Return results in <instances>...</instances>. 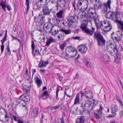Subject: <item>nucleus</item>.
I'll return each instance as SVG.
<instances>
[{"label": "nucleus", "mask_w": 123, "mask_h": 123, "mask_svg": "<svg viewBox=\"0 0 123 123\" xmlns=\"http://www.w3.org/2000/svg\"><path fill=\"white\" fill-rule=\"evenodd\" d=\"M96 8L95 6L94 8L90 7L87 11V14L85 12L80 14V18L82 21L86 22L87 23L89 22H91V19H93L96 25L98 23L96 22L98 18V16L96 13Z\"/></svg>", "instance_id": "nucleus-1"}, {"label": "nucleus", "mask_w": 123, "mask_h": 123, "mask_svg": "<svg viewBox=\"0 0 123 123\" xmlns=\"http://www.w3.org/2000/svg\"><path fill=\"white\" fill-rule=\"evenodd\" d=\"M96 104L97 103L95 100L92 103L89 100H87L82 103L81 106H82L84 111H88L89 110H92Z\"/></svg>", "instance_id": "nucleus-2"}, {"label": "nucleus", "mask_w": 123, "mask_h": 123, "mask_svg": "<svg viewBox=\"0 0 123 123\" xmlns=\"http://www.w3.org/2000/svg\"><path fill=\"white\" fill-rule=\"evenodd\" d=\"M106 46L107 51L112 56H114L118 52L117 46L115 43H111L110 44L108 42H107Z\"/></svg>", "instance_id": "nucleus-3"}, {"label": "nucleus", "mask_w": 123, "mask_h": 123, "mask_svg": "<svg viewBox=\"0 0 123 123\" xmlns=\"http://www.w3.org/2000/svg\"><path fill=\"white\" fill-rule=\"evenodd\" d=\"M98 24L101 29L105 32H108L112 29L111 22L108 20H104L100 22Z\"/></svg>", "instance_id": "nucleus-4"}, {"label": "nucleus", "mask_w": 123, "mask_h": 123, "mask_svg": "<svg viewBox=\"0 0 123 123\" xmlns=\"http://www.w3.org/2000/svg\"><path fill=\"white\" fill-rule=\"evenodd\" d=\"M94 38L97 40L98 46H104L106 40L103 36L98 32H95L93 36Z\"/></svg>", "instance_id": "nucleus-5"}, {"label": "nucleus", "mask_w": 123, "mask_h": 123, "mask_svg": "<svg viewBox=\"0 0 123 123\" xmlns=\"http://www.w3.org/2000/svg\"><path fill=\"white\" fill-rule=\"evenodd\" d=\"M105 16L107 19H112L115 22L118 19H120V13L117 11L116 12L109 11L106 13Z\"/></svg>", "instance_id": "nucleus-6"}, {"label": "nucleus", "mask_w": 123, "mask_h": 123, "mask_svg": "<svg viewBox=\"0 0 123 123\" xmlns=\"http://www.w3.org/2000/svg\"><path fill=\"white\" fill-rule=\"evenodd\" d=\"M34 21L36 25L40 28L41 26L45 22V16L43 14H39L38 16L34 17Z\"/></svg>", "instance_id": "nucleus-7"}, {"label": "nucleus", "mask_w": 123, "mask_h": 123, "mask_svg": "<svg viewBox=\"0 0 123 123\" xmlns=\"http://www.w3.org/2000/svg\"><path fill=\"white\" fill-rule=\"evenodd\" d=\"M122 36V33L121 32L117 31L116 33L113 32L111 35V39L115 41L118 42L121 39Z\"/></svg>", "instance_id": "nucleus-8"}, {"label": "nucleus", "mask_w": 123, "mask_h": 123, "mask_svg": "<svg viewBox=\"0 0 123 123\" xmlns=\"http://www.w3.org/2000/svg\"><path fill=\"white\" fill-rule=\"evenodd\" d=\"M111 0H108L107 1L106 4L104 3L103 5H100L99 8L101 10V12L105 14L107 10L108 7L109 9H111Z\"/></svg>", "instance_id": "nucleus-9"}, {"label": "nucleus", "mask_w": 123, "mask_h": 123, "mask_svg": "<svg viewBox=\"0 0 123 123\" xmlns=\"http://www.w3.org/2000/svg\"><path fill=\"white\" fill-rule=\"evenodd\" d=\"M67 51L69 53V54H68L67 53H66V55L68 56L69 55L71 57H75L77 54V50L74 47H68Z\"/></svg>", "instance_id": "nucleus-10"}, {"label": "nucleus", "mask_w": 123, "mask_h": 123, "mask_svg": "<svg viewBox=\"0 0 123 123\" xmlns=\"http://www.w3.org/2000/svg\"><path fill=\"white\" fill-rule=\"evenodd\" d=\"M88 4V1L87 0H79L77 5V8L78 9L80 6H81L82 5H86V7L82 8V9L84 8V10L83 11V12H85L87 8V5Z\"/></svg>", "instance_id": "nucleus-11"}, {"label": "nucleus", "mask_w": 123, "mask_h": 123, "mask_svg": "<svg viewBox=\"0 0 123 123\" xmlns=\"http://www.w3.org/2000/svg\"><path fill=\"white\" fill-rule=\"evenodd\" d=\"M77 49L79 52L82 54L85 53L87 50V47L83 44L78 45Z\"/></svg>", "instance_id": "nucleus-12"}, {"label": "nucleus", "mask_w": 123, "mask_h": 123, "mask_svg": "<svg viewBox=\"0 0 123 123\" xmlns=\"http://www.w3.org/2000/svg\"><path fill=\"white\" fill-rule=\"evenodd\" d=\"M95 28L92 27V29H90L87 28L85 30V31L84 32L86 35L90 36H92L95 31Z\"/></svg>", "instance_id": "nucleus-13"}, {"label": "nucleus", "mask_w": 123, "mask_h": 123, "mask_svg": "<svg viewBox=\"0 0 123 123\" xmlns=\"http://www.w3.org/2000/svg\"><path fill=\"white\" fill-rule=\"evenodd\" d=\"M20 98L21 100L26 102L29 101L30 99V96L27 93L22 95L20 97Z\"/></svg>", "instance_id": "nucleus-14"}, {"label": "nucleus", "mask_w": 123, "mask_h": 123, "mask_svg": "<svg viewBox=\"0 0 123 123\" xmlns=\"http://www.w3.org/2000/svg\"><path fill=\"white\" fill-rule=\"evenodd\" d=\"M42 11L43 14L45 15H49L51 12L50 9L49 10L47 6H44L43 7Z\"/></svg>", "instance_id": "nucleus-15"}, {"label": "nucleus", "mask_w": 123, "mask_h": 123, "mask_svg": "<svg viewBox=\"0 0 123 123\" xmlns=\"http://www.w3.org/2000/svg\"><path fill=\"white\" fill-rule=\"evenodd\" d=\"M35 82L36 83L38 87H39L42 83L41 80L37 76H36L34 78Z\"/></svg>", "instance_id": "nucleus-16"}, {"label": "nucleus", "mask_w": 123, "mask_h": 123, "mask_svg": "<svg viewBox=\"0 0 123 123\" xmlns=\"http://www.w3.org/2000/svg\"><path fill=\"white\" fill-rule=\"evenodd\" d=\"M115 56V61L117 63H119L120 62L121 59L123 58L122 56V54H118V52L116 55H114V56Z\"/></svg>", "instance_id": "nucleus-17"}, {"label": "nucleus", "mask_w": 123, "mask_h": 123, "mask_svg": "<svg viewBox=\"0 0 123 123\" xmlns=\"http://www.w3.org/2000/svg\"><path fill=\"white\" fill-rule=\"evenodd\" d=\"M59 30L55 27L54 26H53L51 28L50 31V32L52 33V35L55 36L59 33Z\"/></svg>", "instance_id": "nucleus-18"}, {"label": "nucleus", "mask_w": 123, "mask_h": 123, "mask_svg": "<svg viewBox=\"0 0 123 123\" xmlns=\"http://www.w3.org/2000/svg\"><path fill=\"white\" fill-rule=\"evenodd\" d=\"M76 18L75 16H71L69 17L68 20V22H69L72 25V27H73V24L76 21Z\"/></svg>", "instance_id": "nucleus-19"}, {"label": "nucleus", "mask_w": 123, "mask_h": 123, "mask_svg": "<svg viewBox=\"0 0 123 123\" xmlns=\"http://www.w3.org/2000/svg\"><path fill=\"white\" fill-rule=\"evenodd\" d=\"M109 58V57L107 55L102 54L101 55L100 59L103 62H106L108 61Z\"/></svg>", "instance_id": "nucleus-20"}, {"label": "nucleus", "mask_w": 123, "mask_h": 123, "mask_svg": "<svg viewBox=\"0 0 123 123\" xmlns=\"http://www.w3.org/2000/svg\"><path fill=\"white\" fill-rule=\"evenodd\" d=\"M85 95L86 98H92L93 96L92 92L90 91H86Z\"/></svg>", "instance_id": "nucleus-21"}, {"label": "nucleus", "mask_w": 123, "mask_h": 123, "mask_svg": "<svg viewBox=\"0 0 123 123\" xmlns=\"http://www.w3.org/2000/svg\"><path fill=\"white\" fill-rule=\"evenodd\" d=\"M67 2L65 1V0H62L61 1L58 2H57V4L61 7H64L67 4Z\"/></svg>", "instance_id": "nucleus-22"}, {"label": "nucleus", "mask_w": 123, "mask_h": 123, "mask_svg": "<svg viewBox=\"0 0 123 123\" xmlns=\"http://www.w3.org/2000/svg\"><path fill=\"white\" fill-rule=\"evenodd\" d=\"M63 29H61L59 30V35L57 37L59 40H61L64 38V33L62 31Z\"/></svg>", "instance_id": "nucleus-23"}, {"label": "nucleus", "mask_w": 123, "mask_h": 123, "mask_svg": "<svg viewBox=\"0 0 123 123\" xmlns=\"http://www.w3.org/2000/svg\"><path fill=\"white\" fill-rule=\"evenodd\" d=\"M0 5L2 6V8L5 12L6 11V7L7 5L6 3V0L5 1L1 0L0 3Z\"/></svg>", "instance_id": "nucleus-24"}, {"label": "nucleus", "mask_w": 123, "mask_h": 123, "mask_svg": "<svg viewBox=\"0 0 123 123\" xmlns=\"http://www.w3.org/2000/svg\"><path fill=\"white\" fill-rule=\"evenodd\" d=\"M85 119L84 117L80 116L78 117L76 122V123H84Z\"/></svg>", "instance_id": "nucleus-25"}, {"label": "nucleus", "mask_w": 123, "mask_h": 123, "mask_svg": "<svg viewBox=\"0 0 123 123\" xmlns=\"http://www.w3.org/2000/svg\"><path fill=\"white\" fill-rule=\"evenodd\" d=\"M49 63L48 61H41L39 64L38 67L41 68L43 67H45Z\"/></svg>", "instance_id": "nucleus-26"}, {"label": "nucleus", "mask_w": 123, "mask_h": 123, "mask_svg": "<svg viewBox=\"0 0 123 123\" xmlns=\"http://www.w3.org/2000/svg\"><path fill=\"white\" fill-rule=\"evenodd\" d=\"M120 19H118L116 22L119 23V25H118V28L123 31V21H120Z\"/></svg>", "instance_id": "nucleus-27"}, {"label": "nucleus", "mask_w": 123, "mask_h": 123, "mask_svg": "<svg viewBox=\"0 0 123 123\" xmlns=\"http://www.w3.org/2000/svg\"><path fill=\"white\" fill-rule=\"evenodd\" d=\"M64 13V11L63 10H61L56 13V15L58 18H61L63 17V14Z\"/></svg>", "instance_id": "nucleus-28"}, {"label": "nucleus", "mask_w": 123, "mask_h": 123, "mask_svg": "<svg viewBox=\"0 0 123 123\" xmlns=\"http://www.w3.org/2000/svg\"><path fill=\"white\" fill-rule=\"evenodd\" d=\"M55 40L51 37H50L49 39H47L46 42V45L49 46L51 43L55 42Z\"/></svg>", "instance_id": "nucleus-29"}, {"label": "nucleus", "mask_w": 123, "mask_h": 123, "mask_svg": "<svg viewBox=\"0 0 123 123\" xmlns=\"http://www.w3.org/2000/svg\"><path fill=\"white\" fill-rule=\"evenodd\" d=\"M61 22L62 24L65 26H67L68 25L69 27H72V24H70L69 22H68V23L66 20H63L62 21H61Z\"/></svg>", "instance_id": "nucleus-30"}, {"label": "nucleus", "mask_w": 123, "mask_h": 123, "mask_svg": "<svg viewBox=\"0 0 123 123\" xmlns=\"http://www.w3.org/2000/svg\"><path fill=\"white\" fill-rule=\"evenodd\" d=\"M34 117H36L40 113L39 111V109L38 107H36L32 110Z\"/></svg>", "instance_id": "nucleus-31"}, {"label": "nucleus", "mask_w": 123, "mask_h": 123, "mask_svg": "<svg viewBox=\"0 0 123 123\" xmlns=\"http://www.w3.org/2000/svg\"><path fill=\"white\" fill-rule=\"evenodd\" d=\"M96 3L94 5V6H96V7L98 6V7L97 8V9H99L100 7L99 6L100 5H103V4H102V2L100 0H95Z\"/></svg>", "instance_id": "nucleus-32"}, {"label": "nucleus", "mask_w": 123, "mask_h": 123, "mask_svg": "<svg viewBox=\"0 0 123 123\" xmlns=\"http://www.w3.org/2000/svg\"><path fill=\"white\" fill-rule=\"evenodd\" d=\"M32 50L33 51L32 54L33 55L36 56L40 54L38 48H34Z\"/></svg>", "instance_id": "nucleus-33"}, {"label": "nucleus", "mask_w": 123, "mask_h": 123, "mask_svg": "<svg viewBox=\"0 0 123 123\" xmlns=\"http://www.w3.org/2000/svg\"><path fill=\"white\" fill-rule=\"evenodd\" d=\"M80 94L78 93L76 96V97L74 102V105L79 104L80 102Z\"/></svg>", "instance_id": "nucleus-34"}, {"label": "nucleus", "mask_w": 123, "mask_h": 123, "mask_svg": "<svg viewBox=\"0 0 123 123\" xmlns=\"http://www.w3.org/2000/svg\"><path fill=\"white\" fill-rule=\"evenodd\" d=\"M58 6L57 5V6H55V7H53V8L50 9L51 12H52L54 13H55L58 11Z\"/></svg>", "instance_id": "nucleus-35"}, {"label": "nucleus", "mask_w": 123, "mask_h": 123, "mask_svg": "<svg viewBox=\"0 0 123 123\" xmlns=\"http://www.w3.org/2000/svg\"><path fill=\"white\" fill-rule=\"evenodd\" d=\"M5 54L7 55H8L11 53V51L10 50L9 44L7 45L6 48L5 50Z\"/></svg>", "instance_id": "nucleus-36"}, {"label": "nucleus", "mask_w": 123, "mask_h": 123, "mask_svg": "<svg viewBox=\"0 0 123 123\" xmlns=\"http://www.w3.org/2000/svg\"><path fill=\"white\" fill-rule=\"evenodd\" d=\"M28 69H26L25 73L23 75V76L24 78L27 80H28L30 78L29 76L28 75Z\"/></svg>", "instance_id": "nucleus-37"}, {"label": "nucleus", "mask_w": 123, "mask_h": 123, "mask_svg": "<svg viewBox=\"0 0 123 123\" xmlns=\"http://www.w3.org/2000/svg\"><path fill=\"white\" fill-rule=\"evenodd\" d=\"M62 31L65 33V35L70 34L71 32V30L69 29L67 30L63 29Z\"/></svg>", "instance_id": "nucleus-38"}, {"label": "nucleus", "mask_w": 123, "mask_h": 123, "mask_svg": "<svg viewBox=\"0 0 123 123\" xmlns=\"http://www.w3.org/2000/svg\"><path fill=\"white\" fill-rule=\"evenodd\" d=\"M86 26V23H83L81 24L80 27L83 32L85 31V30L87 28Z\"/></svg>", "instance_id": "nucleus-39"}, {"label": "nucleus", "mask_w": 123, "mask_h": 123, "mask_svg": "<svg viewBox=\"0 0 123 123\" xmlns=\"http://www.w3.org/2000/svg\"><path fill=\"white\" fill-rule=\"evenodd\" d=\"M78 108V107H76L75 108L73 106H72L71 107V109L70 110L71 111H72L73 113H76V112L77 111V110Z\"/></svg>", "instance_id": "nucleus-40"}, {"label": "nucleus", "mask_w": 123, "mask_h": 123, "mask_svg": "<svg viewBox=\"0 0 123 123\" xmlns=\"http://www.w3.org/2000/svg\"><path fill=\"white\" fill-rule=\"evenodd\" d=\"M94 115L95 116V118L98 121L101 119V116L97 114L96 113H94Z\"/></svg>", "instance_id": "nucleus-41"}, {"label": "nucleus", "mask_w": 123, "mask_h": 123, "mask_svg": "<svg viewBox=\"0 0 123 123\" xmlns=\"http://www.w3.org/2000/svg\"><path fill=\"white\" fill-rule=\"evenodd\" d=\"M49 24L48 23H46L44 24L43 28L44 29H46L45 30H48L49 29Z\"/></svg>", "instance_id": "nucleus-42"}, {"label": "nucleus", "mask_w": 123, "mask_h": 123, "mask_svg": "<svg viewBox=\"0 0 123 123\" xmlns=\"http://www.w3.org/2000/svg\"><path fill=\"white\" fill-rule=\"evenodd\" d=\"M117 111V108L114 107V108L112 109L111 111V113L114 115L115 114V116L116 115V112Z\"/></svg>", "instance_id": "nucleus-43"}, {"label": "nucleus", "mask_w": 123, "mask_h": 123, "mask_svg": "<svg viewBox=\"0 0 123 123\" xmlns=\"http://www.w3.org/2000/svg\"><path fill=\"white\" fill-rule=\"evenodd\" d=\"M43 3H42L41 2H37L36 3V6L37 7V8H39L41 7V5H42V4Z\"/></svg>", "instance_id": "nucleus-44"}, {"label": "nucleus", "mask_w": 123, "mask_h": 123, "mask_svg": "<svg viewBox=\"0 0 123 123\" xmlns=\"http://www.w3.org/2000/svg\"><path fill=\"white\" fill-rule=\"evenodd\" d=\"M66 43H64L60 45V47L62 50H63L64 49V48L66 46Z\"/></svg>", "instance_id": "nucleus-45"}, {"label": "nucleus", "mask_w": 123, "mask_h": 123, "mask_svg": "<svg viewBox=\"0 0 123 123\" xmlns=\"http://www.w3.org/2000/svg\"><path fill=\"white\" fill-rule=\"evenodd\" d=\"M42 95L43 96V97H46L47 96H48V94L47 91H45L43 93Z\"/></svg>", "instance_id": "nucleus-46"}, {"label": "nucleus", "mask_w": 123, "mask_h": 123, "mask_svg": "<svg viewBox=\"0 0 123 123\" xmlns=\"http://www.w3.org/2000/svg\"><path fill=\"white\" fill-rule=\"evenodd\" d=\"M7 36H5L3 38L2 40L1 41L2 44H3L5 42L6 40Z\"/></svg>", "instance_id": "nucleus-47"}, {"label": "nucleus", "mask_w": 123, "mask_h": 123, "mask_svg": "<svg viewBox=\"0 0 123 123\" xmlns=\"http://www.w3.org/2000/svg\"><path fill=\"white\" fill-rule=\"evenodd\" d=\"M5 118L6 121H8L9 119V117L8 115L6 113V114L5 115Z\"/></svg>", "instance_id": "nucleus-48"}, {"label": "nucleus", "mask_w": 123, "mask_h": 123, "mask_svg": "<svg viewBox=\"0 0 123 123\" xmlns=\"http://www.w3.org/2000/svg\"><path fill=\"white\" fill-rule=\"evenodd\" d=\"M73 6L74 7V9H75V4H76V0H73L72 1Z\"/></svg>", "instance_id": "nucleus-49"}, {"label": "nucleus", "mask_w": 123, "mask_h": 123, "mask_svg": "<svg viewBox=\"0 0 123 123\" xmlns=\"http://www.w3.org/2000/svg\"><path fill=\"white\" fill-rule=\"evenodd\" d=\"M1 49V53L2 54L4 51V44L1 43V45L0 46Z\"/></svg>", "instance_id": "nucleus-50"}, {"label": "nucleus", "mask_w": 123, "mask_h": 123, "mask_svg": "<svg viewBox=\"0 0 123 123\" xmlns=\"http://www.w3.org/2000/svg\"><path fill=\"white\" fill-rule=\"evenodd\" d=\"M35 45L34 42L33 40L31 41V47L32 48V49H33L34 48H35Z\"/></svg>", "instance_id": "nucleus-51"}, {"label": "nucleus", "mask_w": 123, "mask_h": 123, "mask_svg": "<svg viewBox=\"0 0 123 123\" xmlns=\"http://www.w3.org/2000/svg\"><path fill=\"white\" fill-rule=\"evenodd\" d=\"M116 98L117 100L120 103L122 102L120 97L116 95Z\"/></svg>", "instance_id": "nucleus-52"}, {"label": "nucleus", "mask_w": 123, "mask_h": 123, "mask_svg": "<svg viewBox=\"0 0 123 123\" xmlns=\"http://www.w3.org/2000/svg\"><path fill=\"white\" fill-rule=\"evenodd\" d=\"M80 37L79 36H76L74 37H72V38L74 39H77L79 40H81V39H80Z\"/></svg>", "instance_id": "nucleus-53"}, {"label": "nucleus", "mask_w": 123, "mask_h": 123, "mask_svg": "<svg viewBox=\"0 0 123 123\" xmlns=\"http://www.w3.org/2000/svg\"><path fill=\"white\" fill-rule=\"evenodd\" d=\"M13 117L14 120L15 121H17L18 122V120L19 119L18 118L16 117L15 116H13Z\"/></svg>", "instance_id": "nucleus-54"}, {"label": "nucleus", "mask_w": 123, "mask_h": 123, "mask_svg": "<svg viewBox=\"0 0 123 123\" xmlns=\"http://www.w3.org/2000/svg\"><path fill=\"white\" fill-rule=\"evenodd\" d=\"M31 38L33 39L34 41H36L34 39V34L33 33V32H31Z\"/></svg>", "instance_id": "nucleus-55"}, {"label": "nucleus", "mask_w": 123, "mask_h": 123, "mask_svg": "<svg viewBox=\"0 0 123 123\" xmlns=\"http://www.w3.org/2000/svg\"><path fill=\"white\" fill-rule=\"evenodd\" d=\"M117 79H118V80L119 82L120 83L121 85V86H123V84H122V81L121 80V79H120V78L119 77H117Z\"/></svg>", "instance_id": "nucleus-56"}, {"label": "nucleus", "mask_w": 123, "mask_h": 123, "mask_svg": "<svg viewBox=\"0 0 123 123\" xmlns=\"http://www.w3.org/2000/svg\"><path fill=\"white\" fill-rule=\"evenodd\" d=\"M103 109V108L102 105H100L99 106V109L98 111L100 112H101L102 111Z\"/></svg>", "instance_id": "nucleus-57"}, {"label": "nucleus", "mask_w": 123, "mask_h": 123, "mask_svg": "<svg viewBox=\"0 0 123 123\" xmlns=\"http://www.w3.org/2000/svg\"><path fill=\"white\" fill-rule=\"evenodd\" d=\"M115 116V114L114 115L113 114L112 115H109L108 116H107V117L108 118H110L111 117H114Z\"/></svg>", "instance_id": "nucleus-58"}, {"label": "nucleus", "mask_w": 123, "mask_h": 123, "mask_svg": "<svg viewBox=\"0 0 123 123\" xmlns=\"http://www.w3.org/2000/svg\"><path fill=\"white\" fill-rule=\"evenodd\" d=\"M85 65H86L88 67H90L91 66V63L88 62H86Z\"/></svg>", "instance_id": "nucleus-59"}, {"label": "nucleus", "mask_w": 123, "mask_h": 123, "mask_svg": "<svg viewBox=\"0 0 123 123\" xmlns=\"http://www.w3.org/2000/svg\"><path fill=\"white\" fill-rule=\"evenodd\" d=\"M60 86H58L57 89L56 94L57 95V94H58V92L60 90Z\"/></svg>", "instance_id": "nucleus-60"}, {"label": "nucleus", "mask_w": 123, "mask_h": 123, "mask_svg": "<svg viewBox=\"0 0 123 123\" xmlns=\"http://www.w3.org/2000/svg\"><path fill=\"white\" fill-rule=\"evenodd\" d=\"M36 70L35 69H33L32 70V78L34 74V73L36 72Z\"/></svg>", "instance_id": "nucleus-61"}, {"label": "nucleus", "mask_w": 123, "mask_h": 123, "mask_svg": "<svg viewBox=\"0 0 123 123\" xmlns=\"http://www.w3.org/2000/svg\"><path fill=\"white\" fill-rule=\"evenodd\" d=\"M120 105L121 107V109L122 110H123V104L122 102L120 103Z\"/></svg>", "instance_id": "nucleus-62"}, {"label": "nucleus", "mask_w": 123, "mask_h": 123, "mask_svg": "<svg viewBox=\"0 0 123 123\" xmlns=\"http://www.w3.org/2000/svg\"><path fill=\"white\" fill-rule=\"evenodd\" d=\"M58 78L60 81H61L62 80L63 77L62 76L59 75L58 76Z\"/></svg>", "instance_id": "nucleus-63"}, {"label": "nucleus", "mask_w": 123, "mask_h": 123, "mask_svg": "<svg viewBox=\"0 0 123 123\" xmlns=\"http://www.w3.org/2000/svg\"><path fill=\"white\" fill-rule=\"evenodd\" d=\"M119 114L121 117H122L123 116V110H122L120 112Z\"/></svg>", "instance_id": "nucleus-64"}]
</instances>
